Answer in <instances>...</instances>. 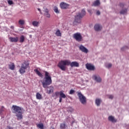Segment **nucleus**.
I'll use <instances>...</instances> for the list:
<instances>
[{
	"label": "nucleus",
	"mask_w": 129,
	"mask_h": 129,
	"mask_svg": "<svg viewBox=\"0 0 129 129\" xmlns=\"http://www.w3.org/2000/svg\"><path fill=\"white\" fill-rule=\"evenodd\" d=\"M45 77L42 82V84L43 88H49V90H47L46 93L48 94H51L54 92V88L52 86L48 87V85L52 84V79L50 74L48 72H44Z\"/></svg>",
	"instance_id": "f257e3e1"
},
{
	"label": "nucleus",
	"mask_w": 129,
	"mask_h": 129,
	"mask_svg": "<svg viewBox=\"0 0 129 129\" xmlns=\"http://www.w3.org/2000/svg\"><path fill=\"white\" fill-rule=\"evenodd\" d=\"M69 65H70L71 67H79V63L77 61H73L71 62L69 60H60L58 62L57 66L62 71H66V66H69Z\"/></svg>",
	"instance_id": "f03ea898"
},
{
	"label": "nucleus",
	"mask_w": 129,
	"mask_h": 129,
	"mask_svg": "<svg viewBox=\"0 0 129 129\" xmlns=\"http://www.w3.org/2000/svg\"><path fill=\"white\" fill-rule=\"evenodd\" d=\"M13 113H15L18 120L23 119V112L22 107L13 105L11 108Z\"/></svg>",
	"instance_id": "7ed1b4c3"
},
{
	"label": "nucleus",
	"mask_w": 129,
	"mask_h": 129,
	"mask_svg": "<svg viewBox=\"0 0 129 129\" xmlns=\"http://www.w3.org/2000/svg\"><path fill=\"white\" fill-rule=\"evenodd\" d=\"M86 15V11H85L84 9L82 10L81 13H77L75 16V20L73 23L74 25L81 24V20Z\"/></svg>",
	"instance_id": "20e7f679"
},
{
	"label": "nucleus",
	"mask_w": 129,
	"mask_h": 129,
	"mask_svg": "<svg viewBox=\"0 0 129 129\" xmlns=\"http://www.w3.org/2000/svg\"><path fill=\"white\" fill-rule=\"evenodd\" d=\"M30 64L27 61H25L21 64V68L19 69V73L20 74H24L26 73V70L29 68Z\"/></svg>",
	"instance_id": "39448f33"
},
{
	"label": "nucleus",
	"mask_w": 129,
	"mask_h": 129,
	"mask_svg": "<svg viewBox=\"0 0 129 129\" xmlns=\"http://www.w3.org/2000/svg\"><path fill=\"white\" fill-rule=\"evenodd\" d=\"M77 93L78 94V96L79 97V100L82 104H86V98L85 96L83 95L81 92H77Z\"/></svg>",
	"instance_id": "423d86ee"
},
{
	"label": "nucleus",
	"mask_w": 129,
	"mask_h": 129,
	"mask_svg": "<svg viewBox=\"0 0 129 129\" xmlns=\"http://www.w3.org/2000/svg\"><path fill=\"white\" fill-rule=\"evenodd\" d=\"M74 39H75L78 42H81L82 41V36L79 33H76L73 34Z\"/></svg>",
	"instance_id": "0eeeda50"
},
{
	"label": "nucleus",
	"mask_w": 129,
	"mask_h": 129,
	"mask_svg": "<svg viewBox=\"0 0 129 129\" xmlns=\"http://www.w3.org/2000/svg\"><path fill=\"white\" fill-rule=\"evenodd\" d=\"M86 68L87 69V70L90 71H94V70H95V67H94V66L91 63H86Z\"/></svg>",
	"instance_id": "6e6552de"
},
{
	"label": "nucleus",
	"mask_w": 129,
	"mask_h": 129,
	"mask_svg": "<svg viewBox=\"0 0 129 129\" xmlns=\"http://www.w3.org/2000/svg\"><path fill=\"white\" fill-rule=\"evenodd\" d=\"M59 6L61 10H67L70 6V5L64 2H61L60 3Z\"/></svg>",
	"instance_id": "1a4fd4ad"
},
{
	"label": "nucleus",
	"mask_w": 129,
	"mask_h": 129,
	"mask_svg": "<svg viewBox=\"0 0 129 129\" xmlns=\"http://www.w3.org/2000/svg\"><path fill=\"white\" fill-rule=\"evenodd\" d=\"M62 98H66V95L63 93V91L60 92L59 102H62Z\"/></svg>",
	"instance_id": "9d476101"
},
{
	"label": "nucleus",
	"mask_w": 129,
	"mask_h": 129,
	"mask_svg": "<svg viewBox=\"0 0 129 129\" xmlns=\"http://www.w3.org/2000/svg\"><path fill=\"white\" fill-rule=\"evenodd\" d=\"M80 50L82 51V52H83L84 53H88V49L87 48H85L84 46L81 45L79 47Z\"/></svg>",
	"instance_id": "9b49d317"
},
{
	"label": "nucleus",
	"mask_w": 129,
	"mask_h": 129,
	"mask_svg": "<svg viewBox=\"0 0 129 129\" xmlns=\"http://www.w3.org/2000/svg\"><path fill=\"white\" fill-rule=\"evenodd\" d=\"M93 79L95 80V81H96V82L98 83H100L101 82V78H100V77H99V76H96V75H94L93 76Z\"/></svg>",
	"instance_id": "f8f14e48"
},
{
	"label": "nucleus",
	"mask_w": 129,
	"mask_h": 129,
	"mask_svg": "<svg viewBox=\"0 0 129 129\" xmlns=\"http://www.w3.org/2000/svg\"><path fill=\"white\" fill-rule=\"evenodd\" d=\"M108 119L109 121H111V122H116L117 121V119L114 118V116L112 115L109 116L108 117Z\"/></svg>",
	"instance_id": "ddd939ff"
},
{
	"label": "nucleus",
	"mask_w": 129,
	"mask_h": 129,
	"mask_svg": "<svg viewBox=\"0 0 129 129\" xmlns=\"http://www.w3.org/2000/svg\"><path fill=\"white\" fill-rule=\"evenodd\" d=\"M9 40L11 43H17L19 41V37H9Z\"/></svg>",
	"instance_id": "4468645a"
},
{
	"label": "nucleus",
	"mask_w": 129,
	"mask_h": 129,
	"mask_svg": "<svg viewBox=\"0 0 129 129\" xmlns=\"http://www.w3.org/2000/svg\"><path fill=\"white\" fill-rule=\"evenodd\" d=\"M102 28V27H101L99 24H96L94 26V29L95 31H100Z\"/></svg>",
	"instance_id": "2eb2a0df"
},
{
	"label": "nucleus",
	"mask_w": 129,
	"mask_h": 129,
	"mask_svg": "<svg viewBox=\"0 0 129 129\" xmlns=\"http://www.w3.org/2000/svg\"><path fill=\"white\" fill-rule=\"evenodd\" d=\"M34 71L36 74H37L39 76V77H43V75L42 74V73H41V72H40V71H39V70H38V69H34Z\"/></svg>",
	"instance_id": "dca6fc26"
},
{
	"label": "nucleus",
	"mask_w": 129,
	"mask_h": 129,
	"mask_svg": "<svg viewBox=\"0 0 129 129\" xmlns=\"http://www.w3.org/2000/svg\"><path fill=\"white\" fill-rule=\"evenodd\" d=\"M99 5H100V2L99 1V0H96L93 4V6L94 7H98Z\"/></svg>",
	"instance_id": "f3484780"
},
{
	"label": "nucleus",
	"mask_w": 129,
	"mask_h": 129,
	"mask_svg": "<svg viewBox=\"0 0 129 129\" xmlns=\"http://www.w3.org/2000/svg\"><path fill=\"white\" fill-rule=\"evenodd\" d=\"M36 99H38L39 100H41L42 99V95L40 94V93L37 92L36 95Z\"/></svg>",
	"instance_id": "a211bd4d"
},
{
	"label": "nucleus",
	"mask_w": 129,
	"mask_h": 129,
	"mask_svg": "<svg viewBox=\"0 0 129 129\" xmlns=\"http://www.w3.org/2000/svg\"><path fill=\"white\" fill-rule=\"evenodd\" d=\"M127 13V9H122L120 12V14L121 15H125Z\"/></svg>",
	"instance_id": "6ab92c4d"
},
{
	"label": "nucleus",
	"mask_w": 129,
	"mask_h": 129,
	"mask_svg": "<svg viewBox=\"0 0 129 129\" xmlns=\"http://www.w3.org/2000/svg\"><path fill=\"white\" fill-rule=\"evenodd\" d=\"M67 127V125L64 123H61L60 124V129H65Z\"/></svg>",
	"instance_id": "aec40b11"
},
{
	"label": "nucleus",
	"mask_w": 129,
	"mask_h": 129,
	"mask_svg": "<svg viewBox=\"0 0 129 129\" xmlns=\"http://www.w3.org/2000/svg\"><path fill=\"white\" fill-rule=\"evenodd\" d=\"M95 103L97 106H99V105H100V103H101V100H100V99H96Z\"/></svg>",
	"instance_id": "412c9836"
},
{
	"label": "nucleus",
	"mask_w": 129,
	"mask_h": 129,
	"mask_svg": "<svg viewBox=\"0 0 129 129\" xmlns=\"http://www.w3.org/2000/svg\"><path fill=\"white\" fill-rule=\"evenodd\" d=\"M25 41V36L24 35L21 36L19 39L20 43H24Z\"/></svg>",
	"instance_id": "4be33fe9"
},
{
	"label": "nucleus",
	"mask_w": 129,
	"mask_h": 129,
	"mask_svg": "<svg viewBox=\"0 0 129 129\" xmlns=\"http://www.w3.org/2000/svg\"><path fill=\"white\" fill-rule=\"evenodd\" d=\"M9 69H10L11 70H14L15 67V63H11V64H9Z\"/></svg>",
	"instance_id": "5701e85b"
},
{
	"label": "nucleus",
	"mask_w": 129,
	"mask_h": 129,
	"mask_svg": "<svg viewBox=\"0 0 129 129\" xmlns=\"http://www.w3.org/2000/svg\"><path fill=\"white\" fill-rule=\"evenodd\" d=\"M37 127L40 129H44V124L43 123L36 124Z\"/></svg>",
	"instance_id": "b1692460"
},
{
	"label": "nucleus",
	"mask_w": 129,
	"mask_h": 129,
	"mask_svg": "<svg viewBox=\"0 0 129 129\" xmlns=\"http://www.w3.org/2000/svg\"><path fill=\"white\" fill-rule=\"evenodd\" d=\"M39 22L38 21H33L32 22V25L33 27H38L39 26Z\"/></svg>",
	"instance_id": "393cba45"
},
{
	"label": "nucleus",
	"mask_w": 129,
	"mask_h": 129,
	"mask_svg": "<svg viewBox=\"0 0 129 129\" xmlns=\"http://www.w3.org/2000/svg\"><path fill=\"white\" fill-rule=\"evenodd\" d=\"M55 35L57 37H61V32H60V30H57L55 32Z\"/></svg>",
	"instance_id": "a878e982"
},
{
	"label": "nucleus",
	"mask_w": 129,
	"mask_h": 129,
	"mask_svg": "<svg viewBox=\"0 0 129 129\" xmlns=\"http://www.w3.org/2000/svg\"><path fill=\"white\" fill-rule=\"evenodd\" d=\"M53 11L55 13H56V14H59V13H60L58 10L57 7H54L53 8Z\"/></svg>",
	"instance_id": "bb28decb"
},
{
	"label": "nucleus",
	"mask_w": 129,
	"mask_h": 129,
	"mask_svg": "<svg viewBox=\"0 0 129 129\" xmlns=\"http://www.w3.org/2000/svg\"><path fill=\"white\" fill-rule=\"evenodd\" d=\"M19 24L22 26H23V25H25V20H20L19 21Z\"/></svg>",
	"instance_id": "cd10ccee"
},
{
	"label": "nucleus",
	"mask_w": 129,
	"mask_h": 129,
	"mask_svg": "<svg viewBox=\"0 0 129 129\" xmlns=\"http://www.w3.org/2000/svg\"><path fill=\"white\" fill-rule=\"evenodd\" d=\"M3 111H5V107L2 106L0 109V114H2Z\"/></svg>",
	"instance_id": "c85d7f7f"
},
{
	"label": "nucleus",
	"mask_w": 129,
	"mask_h": 129,
	"mask_svg": "<svg viewBox=\"0 0 129 129\" xmlns=\"http://www.w3.org/2000/svg\"><path fill=\"white\" fill-rule=\"evenodd\" d=\"M44 16L46 17V18H50L51 17V15L49 14V12H47L46 13H44Z\"/></svg>",
	"instance_id": "c756f323"
},
{
	"label": "nucleus",
	"mask_w": 129,
	"mask_h": 129,
	"mask_svg": "<svg viewBox=\"0 0 129 129\" xmlns=\"http://www.w3.org/2000/svg\"><path fill=\"white\" fill-rule=\"evenodd\" d=\"M8 3L9 5H10V6H12V5H13V4H14V3L13 2V1H12V0L8 1Z\"/></svg>",
	"instance_id": "7c9ffc66"
},
{
	"label": "nucleus",
	"mask_w": 129,
	"mask_h": 129,
	"mask_svg": "<svg viewBox=\"0 0 129 129\" xmlns=\"http://www.w3.org/2000/svg\"><path fill=\"white\" fill-rule=\"evenodd\" d=\"M112 66V64L111 63H109L106 66V68H111V67Z\"/></svg>",
	"instance_id": "2f4dec72"
},
{
	"label": "nucleus",
	"mask_w": 129,
	"mask_h": 129,
	"mask_svg": "<svg viewBox=\"0 0 129 129\" xmlns=\"http://www.w3.org/2000/svg\"><path fill=\"white\" fill-rule=\"evenodd\" d=\"M119 6L120 8H124V7H125V4L123 3H120Z\"/></svg>",
	"instance_id": "473e14b6"
},
{
	"label": "nucleus",
	"mask_w": 129,
	"mask_h": 129,
	"mask_svg": "<svg viewBox=\"0 0 129 129\" xmlns=\"http://www.w3.org/2000/svg\"><path fill=\"white\" fill-rule=\"evenodd\" d=\"M75 93V91L72 89V90H70V91L69 92V94H74V93Z\"/></svg>",
	"instance_id": "72a5a7b5"
},
{
	"label": "nucleus",
	"mask_w": 129,
	"mask_h": 129,
	"mask_svg": "<svg viewBox=\"0 0 129 129\" xmlns=\"http://www.w3.org/2000/svg\"><path fill=\"white\" fill-rule=\"evenodd\" d=\"M127 48H128L127 46H125L122 47L121 48V51H124V50H125V49H127Z\"/></svg>",
	"instance_id": "f704fd0d"
},
{
	"label": "nucleus",
	"mask_w": 129,
	"mask_h": 129,
	"mask_svg": "<svg viewBox=\"0 0 129 129\" xmlns=\"http://www.w3.org/2000/svg\"><path fill=\"white\" fill-rule=\"evenodd\" d=\"M55 96H58L59 95H60V92H56L55 93Z\"/></svg>",
	"instance_id": "c9c22d12"
},
{
	"label": "nucleus",
	"mask_w": 129,
	"mask_h": 129,
	"mask_svg": "<svg viewBox=\"0 0 129 129\" xmlns=\"http://www.w3.org/2000/svg\"><path fill=\"white\" fill-rule=\"evenodd\" d=\"M108 98H109V99H112V98H113V96L112 95H109L108 96Z\"/></svg>",
	"instance_id": "e433bc0d"
},
{
	"label": "nucleus",
	"mask_w": 129,
	"mask_h": 129,
	"mask_svg": "<svg viewBox=\"0 0 129 129\" xmlns=\"http://www.w3.org/2000/svg\"><path fill=\"white\" fill-rule=\"evenodd\" d=\"M96 15H97V16H100V11H99V10L97 11Z\"/></svg>",
	"instance_id": "4c0bfd02"
},
{
	"label": "nucleus",
	"mask_w": 129,
	"mask_h": 129,
	"mask_svg": "<svg viewBox=\"0 0 129 129\" xmlns=\"http://www.w3.org/2000/svg\"><path fill=\"white\" fill-rule=\"evenodd\" d=\"M49 13V10H48V9L45 8L44 9V13Z\"/></svg>",
	"instance_id": "58836bf2"
},
{
	"label": "nucleus",
	"mask_w": 129,
	"mask_h": 129,
	"mask_svg": "<svg viewBox=\"0 0 129 129\" xmlns=\"http://www.w3.org/2000/svg\"><path fill=\"white\" fill-rule=\"evenodd\" d=\"M7 129H13V128L11 126H8L7 127Z\"/></svg>",
	"instance_id": "ea45409f"
},
{
	"label": "nucleus",
	"mask_w": 129,
	"mask_h": 129,
	"mask_svg": "<svg viewBox=\"0 0 129 129\" xmlns=\"http://www.w3.org/2000/svg\"><path fill=\"white\" fill-rule=\"evenodd\" d=\"M88 12L90 14H92V11H91V10H88Z\"/></svg>",
	"instance_id": "a19ab883"
},
{
	"label": "nucleus",
	"mask_w": 129,
	"mask_h": 129,
	"mask_svg": "<svg viewBox=\"0 0 129 129\" xmlns=\"http://www.w3.org/2000/svg\"><path fill=\"white\" fill-rule=\"evenodd\" d=\"M37 10L39 12H40V14H42V11H41V9H40L39 8H38Z\"/></svg>",
	"instance_id": "79ce46f5"
},
{
	"label": "nucleus",
	"mask_w": 129,
	"mask_h": 129,
	"mask_svg": "<svg viewBox=\"0 0 129 129\" xmlns=\"http://www.w3.org/2000/svg\"><path fill=\"white\" fill-rule=\"evenodd\" d=\"M10 28H11V29H12V30H14V26H11Z\"/></svg>",
	"instance_id": "37998d69"
},
{
	"label": "nucleus",
	"mask_w": 129,
	"mask_h": 129,
	"mask_svg": "<svg viewBox=\"0 0 129 129\" xmlns=\"http://www.w3.org/2000/svg\"><path fill=\"white\" fill-rule=\"evenodd\" d=\"M52 129H55V128H54V127H53L52 128Z\"/></svg>",
	"instance_id": "c03bdc74"
},
{
	"label": "nucleus",
	"mask_w": 129,
	"mask_h": 129,
	"mask_svg": "<svg viewBox=\"0 0 129 129\" xmlns=\"http://www.w3.org/2000/svg\"><path fill=\"white\" fill-rule=\"evenodd\" d=\"M16 1H18V0H16Z\"/></svg>",
	"instance_id": "a18cd8bd"
}]
</instances>
